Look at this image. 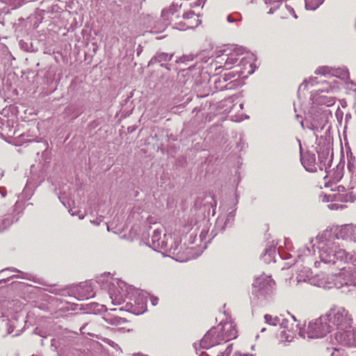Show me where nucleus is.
Returning <instances> with one entry per match:
<instances>
[{
    "mask_svg": "<svg viewBox=\"0 0 356 356\" xmlns=\"http://www.w3.org/2000/svg\"><path fill=\"white\" fill-rule=\"evenodd\" d=\"M219 332L217 326L211 327L203 337L200 341V345L203 348H209L211 347L225 343L222 335Z\"/></svg>",
    "mask_w": 356,
    "mask_h": 356,
    "instance_id": "nucleus-4",
    "label": "nucleus"
},
{
    "mask_svg": "<svg viewBox=\"0 0 356 356\" xmlns=\"http://www.w3.org/2000/svg\"><path fill=\"white\" fill-rule=\"evenodd\" d=\"M350 278V274L343 266L340 272L334 273L331 277L324 273L316 275L312 280L314 284L323 289L339 288L343 284H347Z\"/></svg>",
    "mask_w": 356,
    "mask_h": 356,
    "instance_id": "nucleus-1",
    "label": "nucleus"
},
{
    "mask_svg": "<svg viewBox=\"0 0 356 356\" xmlns=\"http://www.w3.org/2000/svg\"><path fill=\"white\" fill-rule=\"evenodd\" d=\"M327 208L330 210H338V209H343L345 206L340 203H330L327 205Z\"/></svg>",
    "mask_w": 356,
    "mask_h": 356,
    "instance_id": "nucleus-18",
    "label": "nucleus"
},
{
    "mask_svg": "<svg viewBox=\"0 0 356 356\" xmlns=\"http://www.w3.org/2000/svg\"><path fill=\"white\" fill-rule=\"evenodd\" d=\"M159 56H163V58H162V59H163L164 60H170L171 58V56H168V54H164L160 55Z\"/></svg>",
    "mask_w": 356,
    "mask_h": 356,
    "instance_id": "nucleus-21",
    "label": "nucleus"
},
{
    "mask_svg": "<svg viewBox=\"0 0 356 356\" xmlns=\"http://www.w3.org/2000/svg\"><path fill=\"white\" fill-rule=\"evenodd\" d=\"M302 163L305 169L308 171H313L314 169L315 157L314 155L309 156L308 158L304 156L302 159Z\"/></svg>",
    "mask_w": 356,
    "mask_h": 356,
    "instance_id": "nucleus-9",
    "label": "nucleus"
},
{
    "mask_svg": "<svg viewBox=\"0 0 356 356\" xmlns=\"http://www.w3.org/2000/svg\"><path fill=\"white\" fill-rule=\"evenodd\" d=\"M191 18H194V20L196 22L197 21V17L194 13L193 11H189V12H187L186 13L184 14V20H188V19H190Z\"/></svg>",
    "mask_w": 356,
    "mask_h": 356,
    "instance_id": "nucleus-19",
    "label": "nucleus"
},
{
    "mask_svg": "<svg viewBox=\"0 0 356 356\" xmlns=\"http://www.w3.org/2000/svg\"><path fill=\"white\" fill-rule=\"evenodd\" d=\"M238 61V58L236 54H230L227 56L224 67L226 70L232 69Z\"/></svg>",
    "mask_w": 356,
    "mask_h": 356,
    "instance_id": "nucleus-10",
    "label": "nucleus"
},
{
    "mask_svg": "<svg viewBox=\"0 0 356 356\" xmlns=\"http://www.w3.org/2000/svg\"><path fill=\"white\" fill-rule=\"evenodd\" d=\"M340 179H333L332 181H330L328 182L324 183V187H332L333 185H334V187L337 188V191L339 193H343L346 191V188L343 185L338 184Z\"/></svg>",
    "mask_w": 356,
    "mask_h": 356,
    "instance_id": "nucleus-13",
    "label": "nucleus"
},
{
    "mask_svg": "<svg viewBox=\"0 0 356 356\" xmlns=\"http://www.w3.org/2000/svg\"><path fill=\"white\" fill-rule=\"evenodd\" d=\"M227 19H228V21H229V22H231V18H230V17H228Z\"/></svg>",
    "mask_w": 356,
    "mask_h": 356,
    "instance_id": "nucleus-25",
    "label": "nucleus"
},
{
    "mask_svg": "<svg viewBox=\"0 0 356 356\" xmlns=\"http://www.w3.org/2000/svg\"><path fill=\"white\" fill-rule=\"evenodd\" d=\"M289 331L286 329L283 330L280 332V340L281 341H291L293 337L291 334H289Z\"/></svg>",
    "mask_w": 356,
    "mask_h": 356,
    "instance_id": "nucleus-16",
    "label": "nucleus"
},
{
    "mask_svg": "<svg viewBox=\"0 0 356 356\" xmlns=\"http://www.w3.org/2000/svg\"><path fill=\"white\" fill-rule=\"evenodd\" d=\"M161 232L159 229H156L153 232V234L152 236V241L154 243H157V247H160L161 248H166V243L162 241L160 243V237H161Z\"/></svg>",
    "mask_w": 356,
    "mask_h": 356,
    "instance_id": "nucleus-11",
    "label": "nucleus"
},
{
    "mask_svg": "<svg viewBox=\"0 0 356 356\" xmlns=\"http://www.w3.org/2000/svg\"><path fill=\"white\" fill-rule=\"evenodd\" d=\"M290 16H292L296 19L298 18V16L296 14L293 8L289 5H286L285 10L282 11L280 17L282 19H289Z\"/></svg>",
    "mask_w": 356,
    "mask_h": 356,
    "instance_id": "nucleus-12",
    "label": "nucleus"
},
{
    "mask_svg": "<svg viewBox=\"0 0 356 356\" xmlns=\"http://www.w3.org/2000/svg\"><path fill=\"white\" fill-rule=\"evenodd\" d=\"M115 321H116V323L118 324L120 323V321L122 320V318H115Z\"/></svg>",
    "mask_w": 356,
    "mask_h": 356,
    "instance_id": "nucleus-24",
    "label": "nucleus"
},
{
    "mask_svg": "<svg viewBox=\"0 0 356 356\" xmlns=\"http://www.w3.org/2000/svg\"><path fill=\"white\" fill-rule=\"evenodd\" d=\"M324 316L327 324L330 325V330L334 327L341 330L348 329L352 322L348 312L343 307H333Z\"/></svg>",
    "mask_w": 356,
    "mask_h": 356,
    "instance_id": "nucleus-2",
    "label": "nucleus"
},
{
    "mask_svg": "<svg viewBox=\"0 0 356 356\" xmlns=\"http://www.w3.org/2000/svg\"><path fill=\"white\" fill-rule=\"evenodd\" d=\"M265 330H266L265 328H262V329H261V332H264V331H265Z\"/></svg>",
    "mask_w": 356,
    "mask_h": 356,
    "instance_id": "nucleus-26",
    "label": "nucleus"
},
{
    "mask_svg": "<svg viewBox=\"0 0 356 356\" xmlns=\"http://www.w3.org/2000/svg\"><path fill=\"white\" fill-rule=\"evenodd\" d=\"M331 70H332L331 68H330L329 67L321 66V67H318L315 70L314 73L318 75L326 76V75L331 74Z\"/></svg>",
    "mask_w": 356,
    "mask_h": 356,
    "instance_id": "nucleus-15",
    "label": "nucleus"
},
{
    "mask_svg": "<svg viewBox=\"0 0 356 356\" xmlns=\"http://www.w3.org/2000/svg\"><path fill=\"white\" fill-rule=\"evenodd\" d=\"M348 330L344 329L341 331H338L336 333V339L343 345L346 346H356V331L348 327Z\"/></svg>",
    "mask_w": 356,
    "mask_h": 356,
    "instance_id": "nucleus-6",
    "label": "nucleus"
},
{
    "mask_svg": "<svg viewBox=\"0 0 356 356\" xmlns=\"http://www.w3.org/2000/svg\"><path fill=\"white\" fill-rule=\"evenodd\" d=\"M219 328V332L222 335L225 342L236 339L237 337V330L236 325L232 321H225L216 325Z\"/></svg>",
    "mask_w": 356,
    "mask_h": 356,
    "instance_id": "nucleus-7",
    "label": "nucleus"
},
{
    "mask_svg": "<svg viewBox=\"0 0 356 356\" xmlns=\"http://www.w3.org/2000/svg\"><path fill=\"white\" fill-rule=\"evenodd\" d=\"M331 356H347V355L343 350L334 348Z\"/></svg>",
    "mask_w": 356,
    "mask_h": 356,
    "instance_id": "nucleus-20",
    "label": "nucleus"
},
{
    "mask_svg": "<svg viewBox=\"0 0 356 356\" xmlns=\"http://www.w3.org/2000/svg\"><path fill=\"white\" fill-rule=\"evenodd\" d=\"M320 257L321 261L325 263H333V264H336L335 259L340 261H343L344 264L348 262V261L350 259V256L348 253L346 252L345 250L342 248H338L335 250L334 253L331 255H327L325 251H322L320 254Z\"/></svg>",
    "mask_w": 356,
    "mask_h": 356,
    "instance_id": "nucleus-5",
    "label": "nucleus"
},
{
    "mask_svg": "<svg viewBox=\"0 0 356 356\" xmlns=\"http://www.w3.org/2000/svg\"><path fill=\"white\" fill-rule=\"evenodd\" d=\"M355 232V226L353 225H345L341 227L337 236L342 238H352Z\"/></svg>",
    "mask_w": 356,
    "mask_h": 356,
    "instance_id": "nucleus-8",
    "label": "nucleus"
},
{
    "mask_svg": "<svg viewBox=\"0 0 356 356\" xmlns=\"http://www.w3.org/2000/svg\"><path fill=\"white\" fill-rule=\"evenodd\" d=\"M109 294L113 301H115L117 304H120L122 301H124L123 296L120 292L115 293L114 291L110 289Z\"/></svg>",
    "mask_w": 356,
    "mask_h": 356,
    "instance_id": "nucleus-14",
    "label": "nucleus"
},
{
    "mask_svg": "<svg viewBox=\"0 0 356 356\" xmlns=\"http://www.w3.org/2000/svg\"><path fill=\"white\" fill-rule=\"evenodd\" d=\"M331 331L330 325L324 316L309 322L307 328V334L309 338H321Z\"/></svg>",
    "mask_w": 356,
    "mask_h": 356,
    "instance_id": "nucleus-3",
    "label": "nucleus"
},
{
    "mask_svg": "<svg viewBox=\"0 0 356 356\" xmlns=\"http://www.w3.org/2000/svg\"><path fill=\"white\" fill-rule=\"evenodd\" d=\"M151 301L153 305H156L158 304L159 299L157 298H152Z\"/></svg>",
    "mask_w": 356,
    "mask_h": 356,
    "instance_id": "nucleus-22",
    "label": "nucleus"
},
{
    "mask_svg": "<svg viewBox=\"0 0 356 356\" xmlns=\"http://www.w3.org/2000/svg\"><path fill=\"white\" fill-rule=\"evenodd\" d=\"M264 320L266 323L271 325H275L278 322V318L277 317H273L270 314H266L264 316Z\"/></svg>",
    "mask_w": 356,
    "mask_h": 356,
    "instance_id": "nucleus-17",
    "label": "nucleus"
},
{
    "mask_svg": "<svg viewBox=\"0 0 356 356\" xmlns=\"http://www.w3.org/2000/svg\"><path fill=\"white\" fill-rule=\"evenodd\" d=\"M184 23L186 24V29L193 28V26H196V24H193L186 23V22H184Z\"/></svg>",
    "mask_w": 356,
    "mask_h": 356,
    "instance_id": "nucleus-23",
    "label": "nucleus"
}]
</instances>
